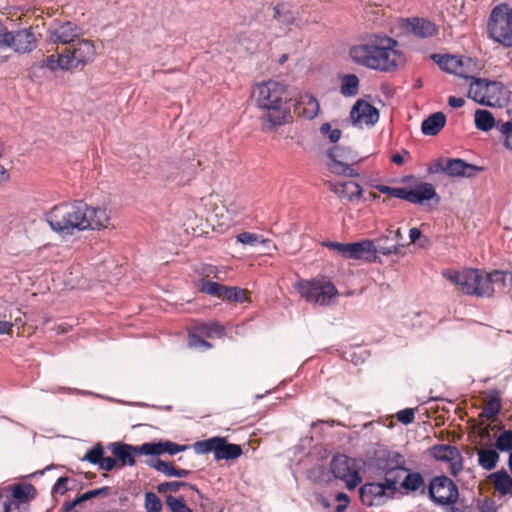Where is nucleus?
I'll list each match as a JSON object with an SVG mask.
<instances>
[{
	"mask_svg": "<svg viewBox=\"0 0 512 512\" xmlns=\"http://www.w3.org/2000/svg\"><path fill=\"white\" fill-rule=\"evenodd\" d=\"M349 55L354 63L384 73L397 71L406 63L399 43L384 33L365 34Z\"/></svg>",
	"mask_w": 512,
	"mask_h": 512,
	"instance_id": "nucleus-1",
	"label": "nucleus"
},
{
	"mask_svg": "<svg viewBox=\"0 0 512 512\" xmlns=\"http://www.w3.org/2000/svg\"><path fill=\"white\" fill-rule=\"evenodd\" d=\"M46 220L52 230L72 234L74 230L106 228L110 217L104 208H95L83 201H74L55 205L46 214Z\"/></svg>",
	"mask_w": 512,
	"mask_h": 512,
	"instance_id": "nucleus-2",
	"label": "nucleus"
},
{
	"mask_svg": "<svg viewBox=\"0 0 512 512\" xmlns=\"http://www.w3.org/2000/svg\"><path fill=\"white\" fill-rule=\"evenodd\" d=\"M256 106L260 111L263 132L274 131L276 127L292 120L294 114L306 119L317 116L320 106L317 98H256Z\"/></svg>",
	"mask_w": 512,
	"mask_h": 512,
	"instance_id": "nucleus-3",
	"label": "nucleus"
},
{
	"mask_svg": "<svg viewBox=\"0 0 512 512\" xmlns=\"http://www.w3.org/2000/svg\"><path fill=\"white\" fill-rule=\"evenodd\" d=\"M96 49L91 40L78 38L58 54H52L46 59V66L51 70L82 69L94 60Z\"/></svg>",
	"mask_w": 512,
	"mask_h": 512,
	"instance_id": "nucleus-4",
	"label": "nucleus"
},
{
	"mask_svg": "<svg viewBox=\"0 0 512 512\" xmlns=\"http://www.w3.org/2000/svg\"><path fill=\"white\" fill-rule=\"evenodd\" d=\"M295 288L307 302L321 306L331 305L338 295L335 285L325 277L300 280Z\"/></svg>",
	"mask_w": 512,
	"mask_h": 512,
	"instance_id": "nucleus-5",
	"label": "nucleus"
},
{
	"mask_svg": "<svg viewBox=\"0 0 512 512\" xmlns=\"http://www.w3.org/2000/svg\"><path fill=\"white\" fill-rule=\"evenodd\" d=\"M487 31L495 42L512 47V9L508 5L500 4L492 9Z\"/></svg>",
	"mask_w": 512,
	"mask_h": 512,
	"instance_id": "nucleus-6",
	"label": "nucleus"
},
{
	"mask_svg": "<svg viewBox=\"0 0 512 512\" xmlns=\"http://www.w3.org/2000/svg\"><path fill=\"white\" fill-rule=\"evenodd\" d=\"M443 276L457 285L461 292L466 295H475L478 297H484V294H488L490 290L484 288L483 270L480 269H464L462 271L447 270L443 272Z\"/></svg>",
	"mask_w": 512,
	"mask_h": 512,
	"instance_id": "nucleus-7",
	"label": "nucleus"
},
{
	"mask_svg": "<svg viewBox=\"0 0 512 512\" xmlns=\"http://www.w3.org/2000/svg\"><path fill=\"white\" fill-rule=\"evenodd\" d=\"M329 471L334 478L343 481L348 490L355 489L362 481L355 460L344 454L332 458Z\"/></svg>",
	"mask_w": 512,
	"mask_h": 512,
	"instance_id": "nucleus-8",
	"label": "nucleus"
},
{
	"mask_svg": "<svg viewBox=\"0 0 512 512\" xmlns=\"http://www.w3.org/2000/svg\"><path fill=\"white\" fill-rule=\"evenodd\" d=\"M431 58L443 71L463 78H469L478 69L476 62L470 57L432 54Z\"/></svg>",
	"mask_w": 512,
	"mask_h": 512,
	"instance_id": "nucleus-9",
	"label": "nucleus"
},
{
	"mask_svg": "<svg viewBox=\"0 0 512 512\" xmlns=\"http://www.w3.org/2000/svg\"><path fill=\"white\" fill-rule=\"evenodd\" d=\"M428 495L432 501L440 505H452L459 497L455 482L445 475L434 477L428 487Z\"/></svg>",
	"mask_w": 512,
	"mask_h": 512,
	"instance_id": "nucleus-10",
	"label": "nucleus"
},
{
	"mask_svg": "<svg viewBox=\"0 0 512 512\" xmlns=\"http://www.w3.org/2000/svg\"><path fill=\"white\" fill-rule=\"evenodd\" d=\"M385 238H378L375 244L372 240L365 239L355 243H349L348 259L368 260L371 255L381 253L383 255L398 254L397 244L384 245Z\"/></svg>",
	"mask_w": 512,
	"mask_h": 512,
	"instance_id": "nucleus-11",
	"label": "nucleus"
},
{
	"mask_svg": "<svg viewBox=\"0 0 512 512\" xmlns=\"http://www.w3.org/2000/svg\"><path fill=\"white\" fill-rule=\"evenodd\" d=\"M83 34V30L71 21H54L47 30V41L69 46Z\"/></svg>",
	"mask_w": 512,
	"mask_h": 512,
	"instance_id": "nucleus-12",
	"label": "nucleus"
},
{
	"mask_svg": "<svg viewBox=\"0 0 512 512\" xmlns=\"http://www.w3.org/2000/svg\"><path fill=\"white\" fill-rule=\"evenodd\" d=\"M429 453L436 460L447 462L453 476H457L462 471L463 458L457 447L448 444H436L429 449Z\"/></svg>",
	"mask_w": 512,
	"mask_h": 512,
	"instance_id": "nucleus-13",
	"label": "nucleus"
},
{
	"mask_svg": "<svg viewBox=\"0 0 512 512\" xmlns=\"http://www.w3.org/2000/svg\"><path fill=\"white\" fill-rule=\"evenodd\" d=\"M480 167L469 164L459 158L440 159L436 163V171L450 177H472Z\"/></svg>",
	"mask_w": 512,
	"mask_h": 512,
	"instance_id": "nucleus-14",
	"label": "nucleus"
},
{
	"mask_svg": "<svg viewBox=\"0 0 512 512\" xmlns=\"http://www.w3.org/2000/svg\"><path fill=\"white\" fill-rule=\"evenodd\" d=\"M434 198L439 200L435 187L431 183L419 182L413 187H403L402 200L410 203L422 205L425 201Z\"/></svg>",
	"mask_w": 512,
	"mask_h": 512,
	"instance_id": "nucleus-15",
	"label": "nucleus"
},
{
	"mask_svg": "<svg viewBox=\"0 0 512 512\" xmlns=\"http://www.w3.org/2000/svg\"><path fill=\"white\" fill-rule=\"evenodd\" d=\"M354 124L373 126L379 120V111L366 100L359 98L350 112Z\"/></svg>",
	"mask_w": 512,
	"mask_h": 512,
	"instance_id": "nucleus-16",
	"label": "nucleus"
},
{
	"mask_svg": "<svg viewBox=\"0 0 512 512\" xmlns=\"http://www.w3.org/2000/svg\"><path fill=\"white\" fill-rule=\"evenodd\" d=\"M7 39L9 49H13L17 53L31 52L37 46L35 34L29 29H23L16 32L7 30Z\"/></svg>",
	"mask_w": 512,
	"mask_h": 512,
	"instance_id": "nucleus-17",
	"label": "nucleus"
},
{
	"mask_svg": "<svg viewBox=\"0 0 512 512\" xmlns=\"http://www.w3.org/2000/svg\"><path fill=\"white\" fill-rule=\"evenodd\" d=\"M468 79H471V82L467 96H497L505 94V87L501 82L475 78L473 74Z\"/></svg>",
	"mask_w": 512,
	"mask_h": 512,
	"instance_id": "nucleus-18",
	"label": "nucleus"
},
{
	"mask_svg": "<svg viewBox=\"0 0 512 512\" xmlns=\"http://www.w3.org/2000/svg\"><path fill=\"white\" fill-rule=\"evenodd\" d=\"M141 445L133 446L130 444H125L121 442H114L108 446V449L114 455L116 460H118L121 466H134L136 464L135 455H145L142 452H139Z\"/></svg>",
	"mask_w": 512,
	"mask_h": 512,
	"instance_id": "nucleus-19",
	"label": "nucleus"
},
{
	"mask_svg": "<svg viewBox=\"0 0 512 512\" xmlns=\"http://www.w3.org/2000/svg\"><path fill=\"white\" fill-rule=\"evenodd\" d=\"M189 448L188 445H181L172 441H164V442H147L141 445L140 451L145 455H154L159 456L164 453H168L169 455H175L179 452H183Z\"/></svg>",
	"mask_w": 512,
	"mask_h": 512,
	"instance_id": "nucleus-20",
	"label": "nucleus"
},
{
	"mask_svg": "<svg viewBox=\"0 0 512 512\" xmlns=\"http://www.w3.org/2000/svg\"><path fill=\"white\" fill-rule=\"evenodd\" d=\"M35 488L31 484L23 485L18 484L12 490V499L0 503L4 512H19L21 503H26L31 492Z\"/></svg>",
	"mask_w": 512,
	"mask_h": 512,
	"instance_id": "nucleus-21",
	"label": "nucleus"
},
{
	"mask_svg": "<svg viewBox=\"0 0 512 512\" xmlns=\"http://www.w3.org/2000/svg\"><path fill=\"white\" fill-rule=\"evenodd\" d=\"M329 189L335 193L341 200L354 201L362 196L361 186L354 181L329 182Z\"/></svg>",
	"mask_w": 512,
	"mask_h": 512,
	"instance_id": "nucleus-22",
	"label": "nucleus"
},
{
	"mask_svg": "<svg viewBox=\"0 0 512 512\" xmlns=\"http://www.w3.org/2000/svg\"><path fill=\"white\" fill-rule=\"evenodd\" d=\"M199 165L200 161L195 162L194 159L181 160L175 167V171L171 172L167 178L179 184H185L195 177Z\"/></svg>",
	"mask_w": 512,
	"mask_h": 512,
	"instance_id": "nucleus-23",
	"label": "nucleus"
},
{
	"mask_svg": "<svg viewBox=\"0 0 512 512\" xmlns=\"http://www.w3.org/2000/svg\"><path fill=\"white\" fill-rule=\"evenodd\" d=\"M508 277L512 280V275L510 273L501 270H494L490 273L483 271V287H487V289L490 290L488 294H484V297H492L496 289H505Z\"/></svg>",
	"mask_w": 512,
	"mask_h": 512,
	"instance_id": "nucleus-24",
	"label": "nucleus"
},
{
	"mask_svg": "<svg viewBox=\"0 0 512 512\" xmlns=\"http://www.w3.org/2000/svg\"><path fill=\"white\" fill-rule=\"evenodd\" d=\"M406 29L415 36L421 38L432 37L436 35L438 31L436 25L433 22L420 18H414L408 21Z\"/></svg>",
	"mask_w": 512,
	"mask_h": 512,
	"instance_id": "nucleus-25",
	"label": "nucleus"
},
{
	"mask_svg": "<svg viewBox=\"0 0 512 512\" xmlns=\"http://www.w3.org/2000/svg\"><path fill=\"white\" fill-rule=\"evenodd\" d=\"M147 464L167 477L184 478L191 474L190 470L177 468L172 462H166L160 458L152 459Z\"/></svg>",
	"mask_w": 512,
	"mask_h": 512,
	"instance_id": "nucleus-26",
	"label": "nucleus"
},
{
	"mask_svg": "<svg viewBox=\"0 0 512 512\" xmlns=\"http://www.w3.org/2000/svg\"><path fill=\"white\" fill-rule=\"evenodd\" d=\"M287 86L277 80H268L256 84L252 90L251 96H279L287 93Z\"/></svg>",
	"mask_w": 512,
	"mask_h": 512,
	"instance_id": "nucleus-27",
	"label": "nucleus"
},
{
	"mask_svg": "<svg viewBox=\"0 0 512 512\" xmlns=\"http://www.w3.org/2000/svg\"><path fill=\"white\" fill-rule=\"evenodd\" d=\"M488 479L500 495L506 496L512 494V477L505 469L491 473Z\"/></svg>",
	"mask_w": 512,
	"mask_h": 512,
	"instance_id": "nucleus-28",
	"label": "nucleus"
},
{
	"mask_svg": "<svg viewBox=\"0 0 512 512\" xmlns=\"http://www.w3.org/2000/svg\"><path fill=\"white\" fill-rule=\"evenodd\" d=\"M446 124V116L443 112H435L428 116L421 124V131L424 135H437Z\"/></svg>",
	"mask_w": 512,
	"mask_h": 512,
	"instance_id": "nucleus-29",
	"label": "nucleus"
},
{
	"mask_svg": "<svg viewBox=\"0 0 512 512\" xmlns=\"http://www.w3.org/2000/svg\"><path fill=\"white\" fill-rule=\"evenodd\" d=\"M242 448L238 444H231L225 438L220 437V442L217 444L215 460H234L240 457Z\"/></svg>",
	"mask_w": 512,
	"mask_h": 512,
	"instance_id": "nucleus-30",
	"label": "nucleus"
},
{
	"mask_svg": "<svg viewBox=\"0 0 512 512\" xmlns=\"http://www.w3.org/2000/svg\"><path fill=\"white\" fill-rule=\"evenodd\" d=\"M501 410V393L498 390H492L488 399L485 402V405L480 413V417H483L487 420L494 419Z\"/></svg>",
	"mask_w": 512,
	"mask_h": 512,
	"instance_id": "nucleus-31",
	"label": "nucleus"
},
{
	"mask_svg": "<svg viewBox=\"0 0 512 512\" xmlns=\"http://www.w3.org/2000/svg\"><path fill=\"white\" fill-rule=\"evenodd\" d=\"M384 496V488L380 483H366L359 489V497L364 505L372 506L375 499Z\"/></svg>",
	"mask_w": 512,
	"mask_h": 512,
	"instance_id": "nucleus-32",
	"label": "nucleus"
},
{
	"mask_svg": "<svg viewBox=\"0 0 512 512\" xmlns=\"http://www.w3.org/2000/svg\"><path fill=\"white\" fill-rule=\"evenodd\" d=\"M478 464L484 470L491 471L496 466L500 459V455L496 449L486 447L477 449Z\"/></svg>",
	"mask_w": 512,
	"mask_h": 512,
	"instance_id": "nucleus-33",
	"label": "nucleus"
},
{
	"mask_svg": "<svg viewBox=\"0 0 512 512\" xmlns=\"http://www.w3.org/2000/svg\"><path fill=\"white\" fill-rule=\"evenodd\" d=\"M474 116L475 125L481 131H490L495 125V118L488 110L478 109Z\"/></svg>",
	"mask_w": 512,
	"mask_h": 512,
	"instance_id": "nucleus-34",
	"label": "nucleus"
},
{
	"mask_svg": "<svg viewBox=\"0 0 512 512\" xmlns=\"http://www.w3.org/2000/svg\"><path fill=\"white\" fill-rule=\"evenodd\" d=\"M424 478L419 472H409L401 483V487L407 491H417L422 488L424 492Z\"/></svg>",
	"mask_w": 512,
	"mask_h": 512,
	"instance_id": "nucleus-35",
	"label": "nucleus"
},
{
	"mask_svg": "<svg viewBox=\"0 0 512 512\" xmlns=\"http://www.w3.org/2000/svg\"><path fill=\"white\" fill-rule=\"evenodd\" d=\"M222 299L236 303H243L248 300V290L239 287L225 286Z\"/></svg>",
	"mask_w": 512,
	"mask_h": 512,
	"instance_id": "nucleus-36",
	"label": "nucleus"
},
{
	"mask_svg": "<svg viewBox=\"0 0 512 512\" xmlns=\"http://www.w3.org/2000/svg\"><path fill=\"white\" fill-rule=\"evenodd\" d=\"M359 79L356 75L348 74L342 78L341 93L344 96H354L358 93Z\"/></svg>",
	"mask_w": 512,
	"mask_h": 512,
	"instance_id": "nucleus-37",
	"label": "nucleus"
},
{
	"mask_svg": "<svg viewBox=\"0 0 512 512\" xmlns=\"http://www.w3.org/2000/svg\"><path fill=\"white\" fill-rule=\"evenodd\" d=\"M273 12V17L284 25H291L295 20L294 14L285 4L275 6Z\"/></svg>",
	"mask_w": 512,
	"mask_h": 512,
	"instance_id": "nucleus-38",
	"label": "nucleus"
},
{
	"mask_svg": "<svg viewBox=\"0 0 512 512\" xmlns=\"http://www.w3.org/2000/svg\"><path fill=\"white\" fill-rule=\"evenodd\" d=\"M220 442V437H211L206 440L197 441L194 443L193 448L197 454H207L213 452L216 454L217 444Z\"/></svg>",
	"mask_w": 512,
	"mask_h": 512,
	"instance_id": "nucleus-39",
	"label": "nucleus"
},
{
	"mask_svg": "<svg viewBox=\"0 0 512 512\" xmlns=\"http://www.w3.org/2000/svg\"><path fill=\"white\" fill-rule=\"evenodd\" d=\"M224 289H225L224 285H221L219 283H216V282H213V281H210L207 279H202L199 283V290L202 293H205V294H208L211 296H216L221 299L223 296L222 293L224 292Z\"/></svg>",
	"mask_w": 512,
	"mask_h": 512,
	"instance_id": "nucleus-40",
	"label": "nucleus"
},
{
	"mask_svg": "<svg viewBox=\"0 0 512 512\" xmlns=\"http://www.w3.org/2000/svg\"><path fill=\"white\" fill-rule=\"evenodd\" d=\"M194 330L206 338H212V337H220L224 333V328L220 324L214 323V324H199L197 325Z\"/></svg>",
	"mask_w": 512,
	"mask_h": 512,
	"instance_id": "nucleus-41",
	"label": "nucleus"
},
{
	"mask_svg": "<svg viewBox=\"0 0 512 512\" xmlns=\"http://www.w3.org/2000/svg\"><path fill=\"white\" fill-rule=\"evenodd\" d=\"M495 448L501 452H512V430H504L498 435Z\"/></svg>",
	"mask_w": 512,
	"mask_h": 512,
	"instance_id": "nucleus-42",
	"label": "nucleus"
},
{
	"mask_svg": "<svg viewBox=\"0 0 512 512\" xmlns=\"http://www.w3.org/2000/svg\"><path fill=\"white\" fill-rule=\"evenodd\" d=\"M110 488L105 486L98 489L87 491L79 496H77L72 502L75 506L91 500L93 498L99 497V496H107L109 494Z\"/></svg>",
	"mask_w": 512,
	"mask_h": 512,
	"instance_id": "nucleus-43",
	"label": "nucleus"
},
{
	"mask_svg": "<svg viewBox=\"0 0 512 512\" xmlns=\"http://www.w3.org/2000/svg\"><path fill=\"white\" fill-rule=\"evenodd\" d=\"M202 335L197 333L195 330L190 332L188 335V345L191 348L207 350L212 347V345L207 342Z\"/></svg>",
	"mask_w": 512,
	"mask_h": 512,
	"instance_id": "nucleus-44",
	"label": "nucleus"
},
{
	"mask_svg": "<svg viewBox=\"0 0 512 512\" xmlns=\"http://www.w3.org/2000/svg\"><path fill=\"white\" fill-rule=\"evenodd\" d=\"M404 465H405L404 457L400 453L393 452V453L389 454V458H388L385 469H393L394 473L396 470L408 471V469Z\"/></svg>",
	"mask_w": 512,
	"mask_h": 512,
	"instance_id": "nucleus-45",
	"label": "nucleus"
},
{
	"mask_svg": "<svg viewBox=\"0 0 512 512\" xmlns=\"http://www.w3.org/2000/svg\"><path fill=\"white\" fill-rule=\"evenodd\" d=\"M104 457V449L100 443L93 446L92 449L88 450L83 457V460H86L92 464L99 465L101 460Z\"/></svg>",
	"mask_w": 512,
	"mask_h": 512,
	"instance_id": "nucleus-46",
	"label": "nucleus"
},
{
	"mask_svg": "<svg viewBox=\"0 0 512 512\" xmlns=\"http://www.w3.org/2000/svg\"><path fill=\"white\" fill-rule=\"evenodd\" d=\"M166 504L171 512H192V510L185 504L183 498H176L172 495L166 497Z\"/></svg>",
	"mask_w": 512,
	"mask_h": 512,
	"instance_id": "nucleus-47",
	"label": "nucleus"
},
{
	"mask_svg": "<svg viewBox=\"0 0 512 512\" xmlns=\"http://www.w3.org/2000/svg\"><path fill=\"white\" fill-rule=\"evenodd\" d=\"M145 509L147 512H161L162 502L155 493L147 492L145 494Z\"/></svg>",
	"mask_w": 512,
	"mask_h": 512,
	"instance_id": "nucleus-48",
	"label": "nucleus"
},
{
	"mask_svg": "<svg viewBox=\"0 0 512 512\" xmlns=\"http://www.w3.org/2000/svg\"><path fill=\"white\" fill-rule=\"evenodd\" d=\"M236 240H237V242H239L241 244L250 245V246H254L257 243H264L265 242V240L262 239V237L260 235L255 234V233H251V232L239 233L236 236Z\"/></svg>",
	"mask_w": 512,
	"mask_h": 512,
	"instance_id": "nucleus-49",
	"label": "nucleus"
},
{
	"mask_svg": "<svg viewBox=\"0 0 512 512\" xmlns=\"http://www.w3.org/2000/svg\"><path fill=\"white\" fill-rule=\"evenodd\" d=\"M9 51L7 28L0 24V62H4L9 57Z\"/></svg>",
	"mask_w": 512,
	"mask_h": 512,
	"instance_id": "nucleus-50",
	"label": "nucleus"
},
{
	"mask_svg": "<svg viewBox=\"0 0 512 512\" xmlns=\"http://www.w3.org/2000/svg\"><path fill=\"white\" fill-rule=\"evenodd\" d=\"M481 105L502 108L507 106L510 98H472Z\"/></svg>",
	"mask_w": 512,
	"mask_h": 512,
	"instance_id": "nucleus-51",
	"label": "nucleus"
},
{
	"mask_svg": "<svg viewBox=\"0 0 512 512\" xmlns=\"http://www.w3.org/2000/svg\"><path fill=\"white\" fill-rule=\"evenodd\" d=\"M320 132L328 137L330 142L335 143L341 137V131L338 128H332L330 123H323L320 127Z\"/></svg>",
	"mask_w": 512,
	"mask_h": 512,
	"instance_id": "nucleus-52",
	"label": "nucleus"
},
{
	"mask_svg": "<svg viewBox=\"0 0 512 512\" xmlns=\"http://www.w3.org/2000/svg\"><path fill=\"white\" fill-rule=\"evenodd\" d=\"M322 245L324 247H327V248L331 249V250H334L335 252H337L342 257L348 259L349 243H339V242L326 241V242H323Z\"/></svg>",
	"mask_w": 512,
	"mask_h": 512,
	"instance_id": "nucleus-53",
	"label": "nucleus"
},
{
	"mask_svg": "<svg viewBox=\"0 0 512 512\" xmlns=\"http://www.w3.org/2000/svg\"><path fill=\"white\" fill-rule=\"evenodd\" d=\"M187 485L188 484L183 481L163 482L157 486V491L159 493L178 492L181 487L187 486Z\"/></svg>",
	"mask_w": 512,
	"mask_h": 512,
	"instance_id": "nucleus-54",
	"label": "nucleus"
},
{
	"mask_svg": "<svg viewBox=\"0 0 512 512\" xmlns=\"http://www.w3.org/2000/svg\"><path fill=\"white\" fill-rule=\"evenodd\" d=\"M380 238L390 239L393 244H397L398 246V253L400 252V249L404 246L400 243V241L403 239L402 232L400 228L392 229L389 228L387 230V234L381 236Z\"/></svg>",
	"mask_w": 512,
	"mask_h": 512,
	"instance_id": "nucleus-55",
	"label": "nucleus"
},
{
	"mask_svg": "<svg viewBox=\"0 0 512 512\" xmlns=\"http://www.w3.org/2000/svg\"><path fill=\"white\" fill-rule=\"evenodd\" d=\"M398 479L394 476L393 469H385V480L380 485L386 490H395Z\"/></svg>",
	"mask_w": 512,
	"mask_h": 512,
	"instance_id": "nucleus-56",
	"label": "nucleus"
},
{
	"mask_svg": "<svg viewBox=\"0 0 512 512\" xmlns=\"http://www.w3.org/2000/svg\"><path fill=\"white\" fill-rule=\"evenodd\" d=\"M376 189L382 194H387L391 197L402 199L403 187H390L387 185H378Z\"/></svg>",
	"mask_w": 512,
	"mask_h": 512,
	"instance_id": "nucleus-57",
	"label": "nucleus"
},
{
	"mask_svg": "<svg viewBox=\"0 0 512 512\" xmlns=\"http://www.w3.org/2000/svg\"><path fill=\"white\" fill-rule=\"evenodd\" d=\"M397 420L402 424L408 425L412 423L415 419V412L412 408H407L399 411L396 414Z\"/></svg>",
	"mask_w": 512,
	"mask_h": 512,
	"instance_id": "nucleus-58",
	"label": "nucleus"
},
{
	"mask_svg": "<svg viewBox=\"0 0 512 512\" xmlns=\"http://www.w3.org/2000/svg\"><path fill=\"white\" fill-rule=\"evenodd\" d=\"M70 481L69 477H60L56 483L54 484L52 488V494H65L69 488H68V482Z\"/></svg>",
	"mask_w": 512,
	"mask_h": 512,
	"instance_id": "nucleus-59",
	"label": "nucleus"
},
{
	"mask_svg": "<svg viewBox=\"0 0 512 512\" xmlns=\"http://www.w3.org/2000/svg\"><path fill=\"white\" fill-rule=\"evenodd\" d=\"M509 120H507L504 123H501L498 125L499 131L507 137V135H510L512 133V110L507 109L506 110Z\"/></svg>",
	"mask_w": 512,
	"mask_h": 512,
	"instance_id": "nucleus-60",
	"label": "nucleus"
},
{
	"mask_svg": "<svg viewBox=\"0 0 512 512\" xmlns=\"http://www.w3.org/2000/svg\"><path fill=\"white\" fill-rule=\"evenodd\" d=\"M335 499L339 502H342L341 504L337 505L335 508V512H343L347 505L350 502V498L346 493L340 492L336 495Z\"/></svg>",
	"mask_w": 512,
	"mask_h": 512,
	"instance_id": "nucleus-61",
	"label": "nucleus"
},
{
	"mask_svg": "<svg viewBox=\"0 0 512 512\" xmlns=\"http://www.w3.org/2000/svg\"><path fill=\"white\" fill-rule=\"evenodd\" d=\"M116 466V458L112 457H103L101 460L99 467L101 470L112 471Z\"/></svg>",
	"mask_w": 512,
	"mask_h": 512,
	"instance_id": "nucleus-62",
	"label": "nucleus"
},
{
	"mask_svg": "<svg viewBox=\"0 0 512 512\" xmlns=\"http://www.w3.org/2000/svg\"><path fill=\"white\" fill-rule=\"evenodd\" d=\"M13 324L8 321H0V334H9L12 331Z\"/></svg>",
	"mask_w": 512,
	"mask_h": 512,
	"instance_id": "nucleus-63",
	"label": "nucleus"
},
{
	"mask_svg": "<svg viewBox=\"0 0 512 512\" xmlns=\"http://www.w3.org/2000/svg\"><path fill=\"white\" fill-rule=\"evenodd\" d=\"M75 505L72 501H67L63 504L62 508H61V512H78L76 509H75Z\"/></svg>",
	"mask_w": 512,
	"mask_h": 512,
	"instance_id": "nucleus-64",
	"label": "nucleus"
}]
</instances>
